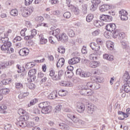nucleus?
<instances>
[{
    "label": "nucleus",
    "instance_id": "nucleus-1",
    "mask_svg": "<svg viewBox=\"0 0 130 130\" xmlns=\"http://www.w3.org/2000/svg\"><path fill=\"white\" fill-rule=\"evenodd\" d=\"M0 40L3 44L1 46V49L2 51H5L6 53H14L15 50L12 48V43L9 41L8 37H0Z\"/></svg>",
    "mask_w": 130,
    "mask_h": 130
},
{
    "label": "nucleus",
    "instance_id": "nucleus-2",
    "mask_svg": "<svg viewBox=\"0 0 130 130\" xmlns=\"http://www.w3.org/2000/svg\"><path fill=\"white\" fill-rule=\"evenodd\" d=\"M123 79H124V84L122 85V90H120V93H122V91L125 92V93H128L130 92V77L129 74L127 72H125L123 76Z\"/></svg>",
    "mask_w": 130,
    "mask_h": 130
},
{
    "label": "nucleus",
    "instance_id": "nucleus-3",
    "mask_svg": "<svg viewBox=\"0 0 130 130\" xmlns=\"http://www.w3.org/2000/svg\"><path fill=\"white\" fill-rule=\"evenodd\" d=\"M29 119V116H21L17 119V122H16L17 126L20 127H25L26 125V121Z\"/></svg>",
    "mask_w": 130,
    "mask_h": 130
},
{
    "label": "nucleus",
    "instance_id": "nucleus-4",
    "mask_svg": "<svg viewBox=\"0 0 130 130\" xmlns=\"http://www.w3.org/2000/svg\"><path fill=\"white\" fill-rule=\"evenodd\" d=\"M88 90L90 89H92L93 90H98L100 88V85L96 82H89L86 85H83Z\"/></svg>",
    "mask_w": 130,
    "mask_h": 130
},
{
    "label": "nucleus",
    "instance_id": "nucleus-5",
    "mask_svg": "<svg viewBox=\"0 0 130 130\" xmlns=\"http://www.w3.org/2000/svg\"><path fill=\"white\" fill-rule=\"evenodd\" d=\"M76 75H78L81 78H89L92 76V74L89 72H84L81 69H78L76 70Z\"/></svg>",
    "mask_w": 130,
    "mask_h": 130
},
{
    "label": "nucleus",
    "instance_id": "nucleus-6",
    "mask_svg": "<svg viewBox=\"0 0 130 130\" xmlns=\"http://www.w3.org/2000/svg\"><path fill=\"white\" fill-rule=\"evenodd\" d=\"M15 63V62L13 60H9L8 61H5L0 64V69L4 70V69H8V67H11Z\"/></svg>",
    "mask_w": 130,
    "mask_h": 130
},
{
    "label": "nucleus",
    "instance_id": "nucleus-7",
    "mask_svg": "<svg viewBox=\"0 0 130 130\" xmlns=\"http://www.w3.org/2000/svg\"><path fill=\"white\" fill-rule=\"evenodd\" d=\"M100 19L101 21H103V22H111L112 20H113V18L112 16L108 15H102L100 17Z\"/></svg>",
    "mask_w": 130,
    "mask_h": 130
},
{
    "label": "nucleus",
    "instance_id": "nucleus-8",
    "mask_svg": "<svg viewBox=\"0 0 130 130\" xmlns=\"http://www.w3.org/2000/svg\"><path fill=\"white\" fill-rule=\"evenodd\" d=\"M33 11H34V9H33V8H28L27 10L24 9L22 12L21 15L22 17L26 18V17H29V16L33 13Z\"/></svg>",
    "mask_w": 130,
    "mask_h": 130
},
{
    "label": "nucleus",
    "instance_id": "nucleus-9",
    "mask_svg": "<svg viewBox=\"0 0 130 130\" xmlns=\"http://www.w3.org/2000/svg\"><path fill=\"white\" fill-rule=\"evenodd\" d=\"M57 39L58 41H61V42L64 43V42H67L69 40V37H68L66 33H62Z\"/></svg>",
    "mask_w": 130,
    "mask_h": 130
},
{
    "label": "nucleus",
    "instance_id": "nucleus-10",
    "mask_svg": "<svg viewBox=\"0 0 130 130\" xmlns=\"http://www.w3.org/2000/svg\"><path fill=\"white\" fill-rule=\"evenodd\" d=\"M106 29L107 31H109V32L112 33V32L116 29V25H115V23L108 24L106 26Z\"/></svg>",
    "mask_w": 130,
    "mask_h": 130
},
{
    "label": "nucleus",
    "instance_id": "nucleus-11",
    "mask_svg": "<svg viewBox=\"0 0 130 130\" xmlns=\"http://www.w3.org/2000/svg\"><path fill=\"white\" fill-rule=\"evenodd\" d=\"M80 60H81V58L79 57H73L68 60L69 64H76V63H78V62H80Z\"/></svg>",
    "mask_w": 130,
    "mask_h": 130
},
{
    "label": "nucleus",
    "instance_id": "nucleus-12",
    "mask_svg": "<svg viewBox=\"0 0 130 130\" xmlns=\"http://www.w3.org/2000/svg\"><path fill=\"white\" fill-rule=\"evenodd\" d=\"M77 111L79 113H82L85 111V105L83 103H78L77 106Z\"/></svg>",
    "mask_w": 130,
    "mask_h": 130
},
{
    "label": "nucleus",
    "instance_id": "nucleus-13",
    "mask_svg": "<svg viewBox=\"0 0 130 130\" xmlns=\"http://www.w3.org/2000/svg\"><path fill=\"white\" fill-rule=\"evenodd\" d=\"M19 54L20 56H26L29 54V49L27 48L21 49L19 50Z\"/></svg>",
    "mask_w": 130,
    "mask_h": 130
},
{
    "label": "nucleus",
    "instance_id": "nucleus-14",
    "mask_svg": "<svg viewBox=\"0 0 130 130\" xmlns=\"http://www.w3.org/2000/svg\"><path fill=\"white\" fill-rule=\"evenodd\" d=\"M95 111V106L94 105H90L87 106L86 112L88 114H93V112Z\"/></svg>",
    "mask_w": 130,
    "mask_h": 130
},
{
    "label": "nucleus",
    "instance_id": "nucleus-15",
    "mask_svg": "<svg viewBox=\"0 0 130 130\" xmlns=\"http://www.w3.org/2000/svg\"><path fill=\"white\" fill-rule=\"evenodd\" d=\"M37 35V30L34 29L31 30V35L30 36H27L24 37V40H31L35 35Z\"/></svg>",
    "mask_w": 130,
    "mask_h": 130
},
{
    "label": "nucleus",
    "instance_id": "nucleus-16",
    "mask_svg": "<svg viewBox=\"0 0 130 130\" xmlns=\"http://www.w3.org/2000/svg\"><path fill=\"white\" fill-rule=\"evenodd\" d=\"M71 120H73L74 123H76L78 125H81L83 123V121L78 118V117L75 115H73V118Z\"/></svg>",
    "mask_w": 130,
    "mask_h": 130
},
{
    "label": "nucleus",
    "instance_id": "nucleus-17",
    "mask_svg": "<svg viewBox=\"0 0 130 130\" xmlns=\"http://www.w3.org/2000/svg\"><path fill=\"white\" fill-rule=\"evenodd\" d=\"M49 33L50 34H52V35H54V36L57 39L60 35V29H59V28H57L53 31H50Z\"/></svg>",
    "mask_w": 130,
    "mask_h": 130
},
{
    "label": "nucleus",
    "instance_id": "nucleus-18",
    "mask_svg": "<svg viewBox=\"0 0 130 130\" xmlns=\"http://www.w3.org/2000/svg\"><path fill=\"white\" fill-rule=\"evenodd\" d=\"M51 106H49L44 109H41V112L43 114H49L51 112Z\"/></svg>",
    "mask_w": 130,
    "mask_h": 130
},
{
    "label": "nucleus",
    "instance_id": "nucleus-19",
    "mask_svg": "<svg viewBox=\"0 0 130 130\" xmlns=\"http://www.w3.org/2000/svg\"><path fill=\"white\" fill-rule=\"evenodd\" d=\"M111 6L109 5H103L100 7V11L101 12H105L108 10H110Z\"/></svg>",
    "mask_w": 130,
    "mask_h": 130
},
{
    "label": "nucleus",
    "instance_id": "nucleus-20",
    "mask_svg": "<svg viewBox=\"0 0 130 130\" xmlns=\"http://www.w3.org/2000/svg\"><path fill=\"white\" fill-rule=\"evenodd\" d=\"M88 90V89L85 87V85H82L80 88V90L79 92L81 94V95H82L83 96H86Z\"/></svg>",
    "mask_w": 130,
    "mask_h": 130
},
{
    "label": "nucleus",
    "instance_id": "nucleus-21",
    "mask_svg": "<svg viewBox=\"0 0 130 130\" xmlns=\"http://www.w3.org/2000/svg\"><path fill=\"white\" fill-rule=\"evenodd\" d=\"M106 46L109 50H113L114 48V43L111 41H108L106 42Z\"/></svg>",
    "mask_w": 130,
    "mask_h": 130
},
{
    "label": "nucleus",
    "instance_id": "nucleus-22",
    "mask_svg": "<svg viewBox=\"0 0 130 130\" xmlns=\"http://www.w3.org/2000/svg\"><path fill=\"white\" fill-rule=\"evenodd\" d=\"M49 106H50L49 105V102H42L39 104V108H41V109L46 108V107H48Z\"/></svg>",
    "mask_w": 130,
    "mask_h": 130
},
{
    "label": "nucleus",
    "instance_id": "nucleus-23",
    "mask_svg": "<svg viewBox=\"0 0 130 130\" xmlns=\"http://www.w3.org/2000/svg\"><path fill=\"white\" fill-rule=\"evenodd\" d=\"M64 61H66V60L63 58L59 59L56 64L57 68H60H60H62L63 64H64Z\"/></svg>",
    "mask_w": 130,
    "mask_h": 130
},
{
    "label": "nucleus",
    "instance_id": "nucleus-24",
    "mask_svg": "<svg viewBox=\"0 0 130 130\" xmlns=\"http://www.w3.org/2000/svg\"><path fill=\"white\" fill-rule=\"evenodd\" d=\"M60 85L62 87H73V83L70 81H62Z\"/></svg>",
    "mask_w": 130,
    "mask_h": 130
},
{
    "label": "nucleus",
    "instance_id": "nucleus-25",
    "mask_svg": "<svg viewBox=\"0 0 130 130\" xmlns=\"http://www.w3.org/2000/svg\"><path fill=\"white\" fill-rule=\"evenodd\" d=\"M18 113L19 114V115H21V116H29V115H28V112L23 109H19L18 111Z\"/></svg>",
    "mask_w": 130,
    "mask_h": 130
},
{
    "label": "nucleus",
    "instance_id": "nucleus-26",
    "mask_svg": "<svg viewBox=\"0 0 130 130\" xmlns=\"http://www.w3.org/2000/svg\"><path fill=\"white\" fill-rule=\"evenodd\" d=\"M58 126H59V128H60V129L69 130V128H70V127H69V125H67V124L64 123H59Z\"/></svg>",
    "mask_w": 130,
    "mask_h": 130
},
{
    "label": "nucleus",
    "instance_id": "nucleus-27",
    "mask_svg": "<svg viewBox=\"0 0 130 130\" xmlns=\"http://www.w3.org/2000/svg\"><path fill=\"white\" fill-rule=\"evenodd\" d=\"M89 46L91 48V49H92V50H94L99 49L100 46L95 43H91L89 44Z\"/></svg>",
    "mask_w": 130,
    "mask_h": 130
},
{
    "label": "nucleus",
    "instance_id": "nucleus-28",
    "mask_svg": "<svg viewBox=\"0 0 130 130\" xmlns=\"http://www.w3.org/2000/svg\"><path fill=\"white\" fill-rule=\"evenodd\" d=\"M57 97V92L53 91L51 93H50L48 96V99H55Z\"/></svg>",
    "mask_w": 130,
    "mask_h": 130
},
{
    "label": "nucleus",
    "instance_id": "nucleus-29",
    "mask_svg": "<svg viewBox=\"0 0 130 130\" xmlns=\"http://www.w3.org/2000/svg\"><path fill=\"white\" fill-rule=\"evenodd\" d=\"M10 93L9 88H3L0 90V94L2 95H7Z\"/></svg>",
    "mask_w": 130,
    "mask_h": 130
},
{
    "label": "nucleus",
    "instance_id": "nucleus-30",
    "mask_svg": "<svg viewBox=\"0 0 130 130\" xmlns=\"http://www.w3.org/2000/svg\"><path fill=\"white\" fill-rule=\"evenodd\" d=\"M7 106L6 105H2V106H0V112L1 113H3L4 114H6V113H7V111H6V110H7Z\"/></svg>",
    "mask_w": 130,
    "mask_h": 130
},
{
    "label": "nucleus",
    "instance_id": "nucleus-31",
    "mask_svg": "<svg viewBox=\"0 0 130 130\" xmlns=\"http://www.w3.org/2000/svg\"><path fill=\"white\" fill-rule=\"evenodd\" d=\"M67 33L69 36V37H75V31H74V30L71 28H69L67 30Z\"/></svg>",
    "mask_w": 130,
    "mask_h": 130
},
{
    "label": "nucleus",
    "instance_id": "nucleus-32",
    "mask_svg": "<svg viewBox=\"0 0 130 130\" xmlns=\"http://www.w3.org/2000/svg\"><path fill=\"white\" fill-rule=\"evenodd\" d=\"M10 15H11V16H13V17H17L18 14V9H14L11 10V11L10 12Z\"/></svg>",
    "mask_w": 130,
    "mask_h": 130
},
{
    "label": "nucleus",
    "instance_id": "nucleus-33",
    "mask_svg": "<svg viewBox=\"0 0 130 130\" xmlns=\"http://www.w3.org/2000/svg\"><path fill=\"white\" fill-rule=\"evenodd\" d=\"M91 80H93L95 82H98V83H101L102 81L103 80V78L100 77H96V76H93L91 77Z\"/></svg>",
    "mask_w": 130,
    "mask_h": 130
},
{
    "label": "nucleus",
    "instance_id": "nucleus-34",
    "mask_svg": "<svg viewBox=\"0 0 130 130\" xmlns=\"http://www.w3.org/2000/svg\"><path fill=\"white\" fill-rule=\"evenodd\" d=\"M82 12L84 15H86L87 14V9L88 8V5L83 4L82 5Z\"/></svg>",
    "mask_w": 130,
    "mask_h": 130
},
{
    "label": "nucleus",
    "instance_id": "nucleus-35",
    "mask_svg": "<svg viewBox=\"0 0 130 130\" xmlns=\"http://www.w3.org/2000/svg\"><path fill=\"white\" fill-rule=\"evenodd\" d=\"M98 66H99V62L97 61H92L89 63V67H90V68H97Z\"/></svg>",
    "mask_w": 130,
    "mask_h": 130
},
{
    "label": "nucleus",
    "instance_id": "nucleus-36",
    "mask_svg": "<svg viewBox=\"0 0 130 130\" xmlns=\"http://www.w3.org/2000/svg\"><path fill=\"white\" fill-rule=\"evenodd\" d=\"M103 58L111 61L113 60V56H109L108 54H105L103 55Z\"/></svg>",
    "mask_w": 130,
    "mask_h": 130
},
{
    "label": "nucleus",
    "instance_id": "nucleus-37",
    "mask_svg": "<svg viewBox=\"0 0 130 130\" xmlns=\"http://www.w3.org/2000/svg\"><path fill=\"white\" fill-rule=\"evenodd\" d=\"M93 19H94V15L92 14H89L86 16V21L88 23H90V22H91Z\"/></svg>",
    "mask_w": 130,
    "mask_h": 130
},
{
    "label": "nucleus",
    "instance_id": "nucleus-38",
    "mask_svg": "<svg viewBox=\"0 0 130 130\" xmlns=\"http://www.w3.org/2000/svg\"><path fill=\"white\" fill-rule=\"evenodd\" d=\"M27 87L30 89V90H34L36 88V85L33 83L29 82L27 84Z\"/></svg>",
    "mask_w": 130,
    "mask_h": 130
},
{
    "label": "nucleus",
    "instance_id": "nucleus-39",
    "mask_svg": "<svg viewBox=\"0 0 130 130\" xmlns=\"http://www.w3.org/2000/svg\"><path fill=\"white\" fill-rule=\"evenodd\" d=\"M120 33V32H119L117 29H115L112 32V34L114 36V38H118V36H119Z\"/></svg>",
    "mask_w": 130,
    "mask_h": 130
},
{
    "label": "nucleus",
    "instance_id": "nucleus-40",
    "mask_svg": "<svg viewBox=\"0 0 130 130\" xmlns=\"http://www.w3.org/2000/svg\"><path fill=\"white\" fill-rule=\"evenodd\" d=\"M37 71L35 69H31L28 72V76H36Z\"/></svg>",
    "mask_w": 130,
    "mask_h": 130
},
{
    "label": "nucleus",
    "instance_id": "nucleus-41",
    "mask_svg": "<svg viewBox=\"0 0 130 130\" xmlns=\"http://www.w3.org/2000/svg\"><path fill=\"white\" fill-rule=\"evenodd\" d=\"M36 80V76H28L27 78V81L29 83H31V82H33V81H35Z\"/></svg>",
    "mask_w": 130,
    "mask_h": 130
},
{
    "label": "nucleus",
    "instance_id": "nucleus-42",
    "mask_svg": "<svg viewBox=\"0 0 130 130\" xmlns=\"http://www.w3.org/2000/svg\"><path fill=\"white\" fill-rule=\"evenodd\" d=\"M63 16L64 18H66V19H70V18L72 17V14L70 12H66L63 14Z\"/></svg>",
    "mask_w": 130,
    "mask_h": 130
},
{
    "label": "nucleus",
    "instance_id": "nucleus-43",
    "mask_svg": "<svg viewBox=\"0 0 130 130\" xmlns=\"http://www.w3.org/2000/svg\"><path fill=\"white\" fill-rule=\"evenodd\" d=\"M58 52L61 53V54H63V53L66 52V49H64L63 47H59L58 48Z\"/></svg>",
    "mask_w": 130,
    "mask_h": 130
},
{
    "label": "nucleus",
    "instance_id": "nucleus-44",
    "mask_svg": "<svg viewBox=\"0 0 130 130\" xmlns=\"http://www.w3.org/2000/svg\"><path fill=\"white\" fill-rule=\"evenodd\" d=\"M98 7V6H97V5H94V4H92L90 8V10L91 12H95V11H96V10H97Z\"/></svg>",
    "mask_w": 130,
    "mask_h": 130
},
{
    "label": "nucleus",
    "instance_id": "nucleus-45",
    "mask_svg": "<svg viewBox=\"0 0 130 130\" xmlns=\"http://www.w3.org/2000/svg\"><path fill=\"white\" fill-rule=\"evenodd\" d=\"M61 108H62V106L61 105H57L55 108L54 112L56 113L59 112V111L61 110Z\"/></svg>",
    "mask_w": 130,
    "mask_h": 130
},
{
    "label": "nucleus",
    "instance_id": "nucleus-46",
    "mask_svg": "<svg viewBox=\"0 0 130 130\" xmlns=\"http://www.w3.org/2000/svg\"><path fill=\"white\" fill-rule=\"evenodd\" d=\"M35 125V124L34 123V122L33 121H28L27 123L26 122V126L27 127H33Z\"/></svg>",
    "mask_w": 130,
    "mask_h": 130
},
{
    "label": "nucleus",
    "instance_id": "nucleus-47",
    "mask_svg": "<svg viewBox=\"0 0 130 130\" xmlns=\"http://www.w3.org/2000/svg\"><path fill=\"white\" fill-rule=\"evenodd\" d=\"M41 44H46L47 43V39L44 38L43 37H41L40 39Z\"/></svg>",
    "mask_w": 130,
    "mask_h": 130
},
{
    "label": "nucleus",
    "instance_id": "nucleus-48",
    "mask_svg": "<svg viewBox=\"0 0 130 130\" xmlns=\"http://www.w3.org/2000/svg\"><path fill=\"white\" fill-rule=\"evenodd\" d=\"M34 67H35V64L34 63H27L25 65L26 69H32Z\"/></svg>",
    "mask_w": 130,
    "mask_h": 130
},
{
    "label": "nucleus",
    "instance_id": "nucleus-49",
    "mask_svg": "<svg viewBox=\"0 0 130 130\" xmlns=\"http://www.w3.org/2000/svg\"><path fill=\"white\" fill-rule=\"evenodd\" d=\"M89 58L90 60H95L97 59V57L95 56V53H92L89 55Z\"/></svg>",
    "mask_w": 130,
    "mask_h": 130
},
{
    "label": "nucleus",
    "instance_id": "nucleus-50",
    "mask_svg": "<svg viewBox=\"0 0 130 130\" xmlns=\"http://www.w3.org/2000/svg\"><path fill=\"white\" fill-rule=\"evenodd\" d=\"M92 4L96 5L98 7L101 4V0H92L91 1Z\"/></svg>",
    "mask_w": 130,
    "mask_h": 130
},
{
    "label": "nucleus",
    "instance_id": "nucleus-51",
    "mask_svg": "<svg viewBox=\"0 0 130 130\" xmlns=\"http://www.w3.org/2000/svg\"><path fill=\"white\" fill-rule=\"evenodd\" d=\"M44 19L42 16H38L36 18V21L38 22V23H41V22L43 21Z\"/></svg>",
    "mask_w": 130,
    "mask_h": 130
},
{
    "label": "nucleus",
    "instance_id": "nucleus-52",
    "mask_svg": "<svg viewBox=\"0 0 130 130\" xmlns=\"http://www.w3.org/2000/svg\"><path fill=\"white\" fill-rule=\"evenodd\" d=\"M10 82L11 80L4 79L1 82V84H3V85H8V84H10Z\"/></svg>",
    "mask_w": 130,
    "mask_h": 130
},
{
    "label": "nucleus",
    "instance_id": "nucleus-53",
    "mask_svg": "<svg viewBox=\"0 0 130 130\" xmlns=\"http://www.w3.org/2000/svg\"><path fill=\"white\" fill-rule=\"evenodd\" d=\"M119 14L121 15V16H127L128 13L127 12H126L125 10H121L119 12Z\"/></svg>",
    "mask_w": 130,
    "mask_h": 130
},
{
    "label": "nucleus",
    "instance_id": "nucleus-54",
    "mask_svg": "<svg viewBox=\"0 0 130 130\" xmlns=\"http://www.w3.org/2000/svg\"><path fill=\"white\" fill-rule=\"evenodd\" d=\"M63 74V70H61L58 71V77H59V79H60V80H61V77H62Z\"/></svg>",
    "mask_w": 130,
    "mask_h": 130
},
{
    "label": "nucleus",
    "instance_id": "nucleus-55",
    "mask_svg": "<svg viewBox=\"0 0 130 130\" xmlns=\"http://www.w3.org/2000/svg\"><path fill=\"white\" fill-rule=\"evenodd\" d=\"M64 92H67V91L66 90H63V89L60 90L58 92V95L59 96H61V97H62L63 96H66L67 95L66 93H63V94H61V93H64Z\"/></svg>",
    "mask_w": 130,
    "mask_h": 130
},
{
    "label": "nucleus",
    "instance_id": "nucleus-56",
    "mask_svg": "<svg viewBox=\"0 0 130 130\" xmlns=\"http://www.w3.org/2000/svg\"><path fill=\"white\" fill-rule=\"evenodd\" d=\"M100 46L99 47V49L94 50V54H95V55H101V54H102V52L101 51H100Z\"/></svg>",
    "mask_w": 130,
    "mask_h": 130
},
{
    "label": "nucleus",
    "instance_id": "nucleus-57",
    "mask_svg": "<svg viewBox=\"0 0 130 130\" xmlns=\"http://www.w3.org/2000/svg\"><path fill=\"white\" fill-rule=\"evenodd\" d=\"M15 87L17 89H21V88H23V84H22L21 83H16Z\"/></svg>",
    "mask_w": 130,
    "mask_h": 130
},
{
    "label": "nucleus",
    "instance_id": "nucleus-58",
    "mask_svg": "<svg viewBox=\"0 0 130 130\" xmlns=\"http://www.w3.org/2000/svg\"><path fill=\"white\" fill-rule=\"evenodd\" d=\"M21 40H22V38H21L20 36H17L14 39L13 42L15 43V42L18 41H21Z\"/></svg>",
    "mask_w": 130,
    "mask_h": 130
},
{
    "label": "nucleus",
    "instance_id": "nucleus-59",
    "mask_svg": "<svg viewBox=\"0 0 130 130\" xmlns=\"http://www.w3.org/2000/svg\"><path fill=\"white\" fill-rule=\"evenodd\" d=\"M100 33V30L96 29V30H95L93 32H92V34L93 36H98V35H99Z\"/></svg>",
    "mask_w": 130,
    "mask_h": 130
},
{
    "label": "nucleus",
    "instance_id": "nucleus-60",
    "mask_svg": "<svg viewBox=\"0 0 130 130\" xmlns=\"http://www.w3.org/2000/svg\"><path fill=\"white\" fill-rule=\"evenodd\" d=\"M93 94H94V91H93V90H87V91L86 92V94L85 95V96H92V95H93Z\"/></svg>",
    "mask_w": 130,
    "mask_h": 130
},
{
    "label": "nucleus",
    "instance_id": "nucleus-61",
    "mask_svg": "<svg viewBox=\"0 0 130 130\" xmlns=\"http://www.w3.org/2000/svg\"><path fill=\"white\" fill-rule=\"evenodd\" d=\"M100 23H101V21L95 20L93 22V24L95 26V27H98V28H99V25H100Z\"/></svg>",
    "mask_w": 130,
    "mask_h": 130
},
{
    "label": "nucleus",
    "instance_id": "nucleus-62",
    "mask_svg": "<svg viewBox=\"0 0 130 130\" xmlns=\"http://www.w3.org/2000/svg\"><path fill=\"white\" fill-rule=\"evenodd\" d=\"M118 38L120 40H121V39H123V38H124V34L123 32H120Z\"/></svg>",
    "mask_w": 130,
    "mask_h": 130
},
{
    "label": "nucleus",
    "instance_id": "nucleus-63",
    "mask_svg": "<svg viewBox=\"0 0 130 130\" xmlns=\"http://www.w3.org/2000/svg\"><path fill=\"white\" fill-rule=\"evenodd\" d=\"M11 127H12V125L10 124H7L4 126V128L6 130H10L11 129Z\"/></svg>",
    "mask_w": 130,
    "mask_h": 130
},
{
    "label": "nucleus",
    "instance_id": "nucleus-64",
    "mask_svg": "<svg viewBox=\"0 0 130 130\" xmlns=\"http://www.w3.org/2000/svg\"><path fill=\"white\" fill-rule=\"evenodd\" d=\"M40 112H41L38 108H35L34 109L33 113H35V114H40Z\"/></svg>",
    "mask_w": 130,
    "mask_h": 130
}]
</instances>
